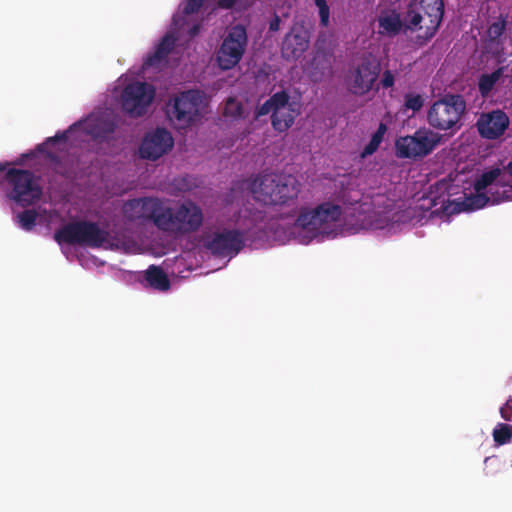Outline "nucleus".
Returning a JSON list of instances; mask_svg holds the SVG:
<instances>
[{
    "label": "nucleus",
    "instance_id": "obj_1",
    "mask_svg": "<svg viewBox=\"0 0 512 512\" xmlns=\"http://www.w3.org/2000/svg\"><path fill=\"white\" fill-rule=\"evenodd\" d=\"M124 212L129 220L151 222L159 231L174 237L199 231L204 220L201 207L192 200L171 207L157 197L134 198L125 203Z\"/></svg>",
    "mask_w": 512,
    "mask_h": 512
},
{
    "label": "nucleus",
    "instance_id": "obj_2",
    "mask_svg": "<svg viewBox=\"0 0 512 512\" xmlns=\"http://www.w3.org/2000/svg\"><path fill=\"white\" fill-rule=\"evenodd\" d=\"M444 17L443 0H411L404 19L392 11L378 18L379 32L396 36L400 31L420 32L417 42L427 43L439 29Z\"/></svg>",
    "mask_w": 512,
    "mask_h": 512
},
{
    "label": "nucleus",
    "instance_id": "obj_3",
    "mask_svg": "<svg viewBox=\"0 0 512 512\" xmlns=\"http://www.w3.org/2000/svg\"><path fill=\"white\" fill-rule=\"evenodd\" d=\"M252 197L265 205H283L296 199L301 183L290 174L264 173L249 183Z\"/></svg>",
    "mask_w": 512,
    "mask_h": 512
},
{
    "label": "nucleus",
    "instance_id": "obj_4",
    "mask_svg": "<svg viewBox=\"0 0 512 512\" xmlns=\"http://www.w3.org/2000/svg\"><path fill=\"white\" fill-rule=\"evenodd\" d=\"M0 188L4 195L21 207H27L41 199L43 189L38 177L27 169L10 168L0 179Z\"/></svg>",
    "mask_w": 512,
    "mask_h": 512
},
{
    "label": "nucleus",
    "instance_id": "obj_5",
    "mask_svg": "<svg viewBox=\"0 0 512 512\" xmlns=\"http://www.w3.org/2000/svg\"><path fill=\"white\" fill-rule=\"evenodd\" d=\"M466 112V101L461 94L449 93L431 104L427 123L438 130H458Z\"/></svg>",
    "mask_w": 512,
    "mask_h": 512
},
{
    "label": "nucleus",
    "instance_id": "obj_6",
    "mask_svg": "<svg viewBox=\"0 0 512 512\" xmlns=\"http://www.w3.org/2000/svg\"><path fill=\"white\" fill-rule=\"evenodd\" d=\"M205 95L201 90L180 91L167 104V117L177 128H188L201 114Z\"/></svg>",
    "mask_w": 512,
    "mask_h": 512
},
{
    "label": "nucleus",
    "instance_id": "obj_7",
    "mask_svg": "<svg viewBox=\"0 0 512 512\" xmlns=\"http://www.w3.org/2000/svg\"><path fill=\"white\" fill-rule=\"evenodd\" d=\"M107 236V231L102 230L97 223L85 220L69 222L54 233V239L59 244H78L92 248L101 247Z\"/></svg>",
    "mask_w": 512,
    "mask_h": 512
},
{
    "label": "nucleus",
    "instance_id": "obj_8",
    "mask_svg": "<svg viewBox=\"0 0 512 512\" xmlns=\"http://www.w3.org/2000/svg\"><path fill=\"white\" fill-rule=\"evenodd\" d=\"M342 213L341 205L325 201L313 209L302 208L296 220V226L316 235L325 227L340 221Z\"/></svg>",
    "mask_w": 512,
    "mask_h": 512
},
{
    "label": "nucleus",
    "instance_id": "obj_9",
    "mask_svg": "<svg viewBox=\"0 0 512 512\" xmlns=\"http://www.w3.org/2000/svg\"><path fill=\"white\" fill-rule=\"evenodd\" d=\"M439 142V134L429 128H419L413 135L395 141L396 156L402 159L422 158L430 154Z\"/></svg>",
    "mask_w": 512,
    "mask_h": 512
},
{
    "label": "nucleus",
    "instance_id": "obj_10",
    "mask_svg": "<svg viewBox=\"0 0 512 512\" xmlns=\"http://www.w3.org/2000/svg\"><path fill=\"white\" fill-rule=\"evenodd\" d=\"M246 28L241 24L232 26L216 52V62L222 70L234 68L242 59L247 47Z\"/></svg>",
    "mask_w": 512,
    "mask_h": 512
},
{
    "label": "nucleus",
    "instance_id": "obj_11",
    "mask_svg": "<svg viewBox=\"0 0 512 512\" xmlns=\"http://www.w3.org/2000/svg\"><path fill=\"white\" fill-rule=\"evenodd\" d=\"M154 86L146 82L135 81L122 91V109L131 117L143 116L155 98Z\"/></svg>",
    "mask_w": 512,
    "mask_h": 512
},
{
    "label": "nucleus",
    "instance_id": "obj_12",
    "mask_svg": "<svg viewBox=\"0 0 512 512\" xmlns=\"http://www.w3.org/2000/svg\"><path fill=\"white\" fill-rule=\"evenodd\" d=\"M378 76L379 66L375 65L369 58H364L347 73L345 78L346 88L353 95H365L373 88Z\"/></svg>",
    "mask_w": 512,
    "mask_h": 512
},
{
    "label": "nucleus",
    "instance_id": "obj_13",
    "mask_svg": "<svg viewBox=\"0 0 512 512\" xmlns=\"http://www.w3.org/2000/svg\"><path fill=\"white\" fill-rule=\"evenodd\" d=\"M205 247L217 257H232L244 247V233L240 230L214 232L205 242Z\"/></svg>",
    "mask_w": 512,
    "mask_h": 512
},
{
    "label": "nucleus",
    "instance_id": "obj_14",
    "mask_svg": "<svg viewBox=\"0 0 512 512\" xmlns=\"http://www.w3.org/2000/svg\"><path fill=\"white\" fill-rule=\"evenodd\" d=\"M173 144L171 133L165 128L158 127L143 138L139 148L140 157L156 161V159H160L167 154L172 149Z\"/></svg>",
    "mask_w": 512,
    "mask_h": 512
},
{
    "label": "nucleus",
    "instance_id": "obj_15",
    "mask_svg": "<svg viewBox=\"0 0 512 512\" xmlns=\"http://www.w3.org/2000/svg\"><path fill=\"white\" fill-rule=\"evenodd\" d=\"M475 126L483 139L496 140L509 128V116L500 109L483 112Z\"/></svg>",
    "mask_w": 512,
    "mask_h": 512
},
{
    "label": "nucleus",
    "instance_id": "obj_16",
    "mask_svg": "<svg viewBox=\"0 0 512 512\" xmlns=\"http://www.w3.org/2000/svg\"><path fill=\"white\" fill-rule=\"evenodd\" d=\"M309 46V39L305 32L292 29L287 33L281 44V55L286 60L298 59L306 52Z\"/></svg>",
    "mask_w": 512,
    "mask_h": 512
},
{
    "label": "nucleus",
    "instance_id": "obj_17",
    "mask_svg": "<svg viewBox=\"0 0 512 512\" xmlns=\"http://www.w3.org/2000/svg\"><path fill=\"white\" fill-rule=\"evenodd\" d=\"M176 44V37L172 33H166L152 54H148L143 61L144 68L160 67L167 61V57L173 51Z\"/></svg>",
    "mask_w": 512,
    "mask_h": 512
},
{
    "label": "nucleus",
    "instance_id": "obj_18",
    "mask_svg": "<svg viewBox=\"0 0 512 512\" xmlns=\"http://www.w3.org/2000/svg\"><path fill=\"white\" fill-rule=\"evenodd\" d=\"M506 28V22L503 18H498L492 22L487 30V39L485 40L484 49L487 54L498 57L502 51V35Z\"/></svg>",
    "mask_w": 512,
    "mask_h": 512
},
{
    "label": "nucleus",
    "instance_id": "obj_19",
    "mask_svg": "<svg viewBox=\"0 0 512 512\" xmlns=\"http://www.w3.org/2000/svg\"><path fill=\"white\" fill-rule=\"evenodd\" d=\"M499 175H500L499 169H492L487 172H484L480 176V178H478L476 180L474 188H475L477 195L475 197V201L472 202V203H474V205H476V207L481 208L489 202L488 196L483 194V192L487 188L490 189L492 187V185H494L499 180V179H497L499 177Z\"/></svg>",
    "mask_w": 512,
    "mask_h": 512
},
{
    "label": "nucleus",
    "instance_id": "obj_20",
    "mask_svg": "<svg viewBox=\"0 0 512 512\" xmlns=\"http://www.w3.org/2000/svg\"><path fill=\"white\" fill-rule=\"evenodd\" d=\"M145 287L165 292L170 288V281L167 274L160 266H148L144 272L143 281Z\"/></svg>",
    "mask_w": 512,
    "mask_h": 512
},
{
    "label": "nucleus",
    "instance_id": "obj_21",
    "mask_svg": "<svg viewBox=\"0 0 512 512\" xmlns=\"http://www.w3.org/2000/svg\"><path fill=\"white\" fill-rule=\"evenodd\" d=\"M298 115L299 110L296 106L274 110L271 116L272 126L275 130L283 132L293 125Z\"/></svg>",
    "mask_w": 512,
    "mask_h": 512
},
{
    "label": "nucleus",
    "instance_id": "obj_22",
    "mask_svg": "<svg viewBox=\"0 0 512 512\" xmlns=\"http://www.w3.org/2000/svg\"><path fill=\"white\" fill-rule=\"evenodd\" d=\"M489 202L498 204L503 201L512 200V184L500 178L488 191Z\"/></svg>",
    "mask_w": 512,
    "mask_h": 512
},
{
    "label": "nucleus",
    "instance_id": "obj_23",
    "mask_svg": "<svg viewBox=\"0 0 512 512\" xmlns=\"http://www.w3.org/2000/svg\"><path fill=\"white\" fill-rule=\"evenodd\" d=\"M503 67H499L490 74H482L479 78L478 88L482 96H487L503 75Z\"/></svg>",
    "mask_w": 512,
    "mask_h": 512
},
{
    "label": "nucleus",
    "instance_id": "obj_24",
    "mask_svg": "<svg viewBox=\"0 0 512 512\" xmlns=\"http://www.w3.org/2000/svg\"><path fill=\"white\" fill-rule=\"evenodd\" d=\"M494 443L503 445L512 441V425L506 423H498L492 432Z\"/></svg>",
    "mask_w": 512,
    "mask_h": 512
},
{
    "label": "nucleus",
    "instance_id": "obj_25",
    "mask_svg": "<svg viewBox=\"0 0 512 512\" xmlns=\"http://www.w3.org/2000/svg\"><path fill=\"white\" fill-rule=\"evenodd\" d=\"M386 130L387 127L383 123L379 124L377 130L372 135L370 142L366 145V147H364V151H362V156L366 157L373 155L378 150Z\"/></svg>",
    "mask_w": 512,
    "mask_h": 512
},
{
    "label": "nucleus",
    "instance_id": "obj_26",
    "mask_svg": "<svg viewBox=\"0 0 512 512\" xmlns=\"http://www.w3.org/2000/svg\"><path fill=\"white\" fill-rule=\"evenodd\" d=\"M224 115L232 119H241L244 116L243 105L235 97H229L224 108Z\"/></svg>",
    "mask_w": 512,
    "mask_h": 512
},
{
    "label": "nucleus",
    "instance_id": "obj_27",
    "mask_svg": "<svg viewBox=\"0 0 512 512\" xmlns=\"http://www.w3.org/2000/svg\"><path fill=\"white\" fill-rule=\"evenodd\" d=\"M424 105V98L419 93L408 92L404 95V109L418 112Z\"/></svg>",
    "mask_w": 512,
    "mask_h": 512
},
{
    "label": "nucleus",
    "instance_id": "obj_28",
    "mask_svg": "<svg viewBox=\"0 0 512 512\" xmlns=\"http://www.w3.org/2000/svg\"><path fill=\"white\" fill-rule=\"evenodd\" d=\"M38 214L34 209H26L18 214L17 219L21 228L25 231H31L37 220Z\"/></svg>",
    "mask_w": 512,
    "mask_h": 512
},
{
    "label": "nucleus",
    "instance_id": "obj_29",
    "mask_svg": "<svg viewBox=\"0 0 512 512\" xmlns=\"http://www.w3.org/2000/svg\"><path fill=\"white\" fill-rule=\"evenodd\" d=\"M269 103H272L274 110L296 106V103L289 102V95L286 91H278L269 98Z\"/></svg>",
    "mask_w": 512,
    "mask_h": 512
},
{
    "label": "nucleus",
    "instance_id": "obj_30",
    "mask_svg": "<svg viewBox=\"0 0 512 512\" xmlns=\"http://www.w3.org/2000/svg\"><path fill=\"white\" fill-rule=\"evenodd\" d=\"M315 6L318 9L319 23L321 27L329 26V5L327 0H314Z\"/></svg>",
    "mask_w": 512,
    "mask_h": 512
},
{
    "label": "nucleus",
    "instance_id": "obj_31",
    "mask_svg": "<svg viewBox=\"0 0 512 512\" xmlns=\"http://www.w3.org/2000/svg\"><path fill=\"white\" fill-rule=\"evenodd\" d=\"M204 2H205V0H188L187 4L184 7V10H182V12H184V15L195 14V13L199 12V10L202 8Z\"/></svg>",
    "mask_w": 512,
    "mask_h": 512
},
{
    "label": "nucleus",
    "instance_id": "obj_32",
    "mask_svg": "<svg viewBox=\"0 0 512 512\" xmlns=\"http://www.w3.org/2000/svg\"><path fill=\"white\" fill-rule=\"evenodd\" d=\"M499 413L502 419L512 422V396L500 406Z\"/></svg>",
    "mask_w": 512,
    "mask_h": 512
},
{
    "label": "nucleus",
    "instance_id": "obj_33",
    "mask_svg": "<svg viewBox=\"0 0 512 512\" xmlns=\"http://www.w3.org/2000/svg\"><path fill=\"white\" fill-rule=\"evenodd\" d=\"M80 125H81L80 123L73 124L72 126L69 127L68 130L63 131V132H58V133H56L55 136L49 137L47 139L46 143H55L57 141H63V142L66 141L68 138V132L70 130H72L74 127H79Z\"/></svg>",
    "mask_w": 512,
    "mask_h": 512
},
{
    "label": "nucleus",
    "instance_id": "obj_34",
    "mask_svg": "<svg viewBox=\"0 0 512 512\" xmlns=\"http://www.w3.org/2000/svg\"><path fill=\"white\" fill-rule=\"evenodd\" d=\"M380 84L382 88L388 89L393 87L394 85V75L390 70H385L382 74V78L380 80Z\"/></svg>",
    "mask_w": 512,
    "mask_h": 512
},
{
    "label": "nucleus",
    "instance_id": "obj_35",
    "mask_svg": "<svg viewBox=\"0 0 512 512\" xmlns=\"http://www.w3.org/2000/svg\"><path fill=\"white\" fill-rule=\"evenodd\" d=\"M47 159L50 161V163H51V165L53 167V170L56 173L64 175V171L61 169V160L58 157V155H56L54 153H48L47 154Z\"/></svg>",
    "mask_w": 512,
    "mask_h": 512
},
{
    "label": "nucleus",
    "instance_id": "obj_36",
    "mask_svg": "<svg viewBox=\"0 0 512 512\" xmlns=\"http://www.w3.org/2000/svg\"><path fill=\"white\" fill-rule=\"evenodd\" d=\"M269 113H274V107L272 103H269V99L265 101L259 108L256 110V115L258 116H265Z\"/></svg>",
    "mask_w": 512,
    "mask_h": 512
},
{
    "label": "nucleus",
    "instance_id": "obj_37",
    "mask_svg": "<svg viewBox=\"0 0 512 512\" xmlns=\"http://www.w3.org/2000/svg\"><path fill=\"white\" fill-rule=\"evenodd\" d=\"M280 18L275 15L274 18L269 23V30L270 31H278L280 27Z\"/></svg>",
    "mask_w": 512,
    "mask_h": 512
},
{
    "label": "nucleus",
    "instance_id": "obj_38",
    "mask_svg": "<svg viewBox=\"0 0 512 512\" xmlns=\"http://www.w3.org/2000/svg\"><path fill=\"white\" fill-rule=\"evenodd\" d=\"M236 0H220L218 6L223 9H231L235 5Z\"/></svg>",
    "mask_w": 512,
    "mask_h": 512
},
{
    "label": "nucleus",
    "instance_id": "obj_39",
    "mask_svg": "<svg viewBox=\"0 0 512 512\" xmlns=\"http://www.w3.org/2000/svg\"><path fill=\"white\" fill-rule=\"evenodd\" d=\"M87 132L92 134L94 137H100L102 136V132L95 130V128L91 125L90 122L87 124Z\"/></svg>",
    "mask_w": 512,
    "mask_h": 512
},
{
    "label": "nucleus",
    "instance_id": "obj_40",
    "mask_svg": "<svg viewBox=\"0 0 512 512\" xmlns=\"http://www.w3.org/2000/svg\"><path fill=\"white\" fill-rule=\"evenodd\" d=\"M114 130H115L114 123H106L105 127L103 129V133H113Z\"/></svg>",
    "mask_w": 512,
    "mask_h": 512
},
{
    "label": "nucleus",
    "instance_id": "obj_41",
    "mask_svg": "<svg viewBox=\"0 0 512 512\" xmlns=\"http://www.w3.org/2000/svg\"><path fill=\"white\" fill-rule=\"evenodd\" d=\"M7 165L5 163H0V172H5Z\"/></svg>",
    "mask_w": 512,
    "mask_h": 512
},
{
    "label": "nucleus",
    "instance_id": "obj_42",
    "mask_svg": "<svg viewBox=\"0 0 512 512\" xmlns=\"http://www.w3.org/2000/svg\"><path fill=\"white\" fill-rule=\"evenodd\" d=\"M197 31H198V27L197 26L193 27L192 34L195 35L197 33Z\"/></svg>",
    "mask_w": 512,
    "mask_h": 512
},
{
    "label": "nucleus",
    "instance_id": "obj_43",
    "mask_svg": "<svg viewBox=\"0 0 512 512\" xmlns=\"http://www.w3.org/2000/svg\"><path fill=\"white\" fill-rule=\"evenodd\" d=\"M44 146H45V144L38 145V150L43 151V147H44Z\"/></svg>",
    "mask_w": 512,
    "mask_h": 512
},
{
    "label": "nucleus",
    "instance_id": "obj_44",
    "mask_svg": "<svg viewBox=\"0 0 512 512\" xmlns=\"http://www.w3.org/2000/svg\"><path fill=\"white\" fill-rule=\"evenodd\" d=\"M511 169H512V166H511Z\"/></svg>",
    "mask_w": 512,
    "mask_h": 512
}]
</instances>
